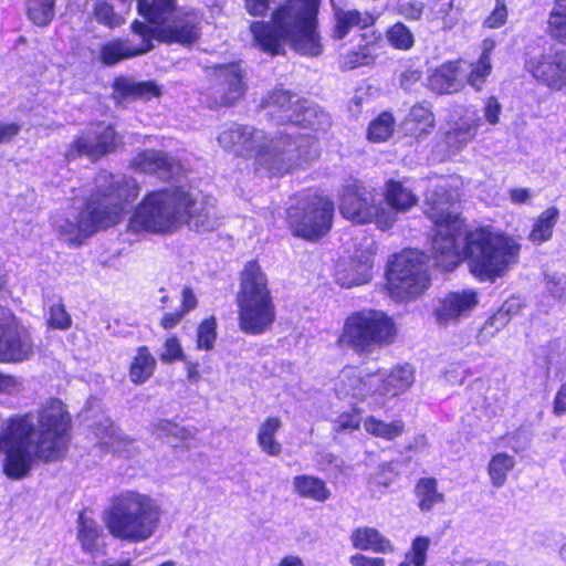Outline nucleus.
<instances>
[{
    "instance_id": "58",
    "label": "nucleus",
    "mask_w": 566,
    "mask_h": 566,
    "mask_svg": "<svg viewBox=\"0 0 566 566\" xmlns=\"http://www.w3.org/2000/svg\"><path fill=\"white\" fill-rule=\"evenodd\" d=\"M422 78V71L420 69L407 67L399 76V85L405 91H411L417 83Z\"/></svg>"
},
{
    "instance_id": "34",
    "label": "nucleus",
    "mask_w": 566,
    "mask_h": 566,
    "mask_svg": "<svg viewBox=\"0 0 566 566\" xmlns=\"http://www.w3.org/2000/svg\"><path fill=\"white\" fill-rule=\"evenodd\" d=\"M157 361L146 345L138 346L128 366L129 380L134 385H143L155 374Z\"/></svg>"
},
{
    "instance_id": "55",
    "label": "nucleus",
    "mask_w": 566,
    "mask_h": 566,
    "mask_svg": "<svg viewBox=\"0 0 566 566\" xmlns=\"http://www.w3.org/2000/svg\"><path fill=\"white\" fill-rule=\"evenodd\" d=\"M509 10L505 0H495V7L483 20V27L488 29H499L507 22Z\"/></svg>"
},
{
    "instance_id": "7",
    "label": "nucleus",
    "mask_w": 566,
    "mask_h": 566,
    "mask_svg": "<svg viewBox=\"0 0 566 566\" xmlns=\"http://www.w3.org/2000/svg\"><path fill=\"white\" fill-rule=\"evenodd\" d=\"M140 186L132 176H105L103 186L92 190L77 219V228L84 238L118 224L127 205L139 195Z\"/></svg>"
},
{
    "instance_id": "23",
    "label": "nucleus",
    "mask_w": 566,
    "mask_h": 566,
    "mask_svg": "<svg viewBox=\"0 0 566 566\" xmlns=\"http://www.w3.org/2000/svg\"><path fill=\"white\" fill-rule=\"evenodd\" d=\"M256 134L255 128L233 124L219 134L218 142L224 150L233 153L237 157L248 159L253 158L258 147L261 146L258 143Z\"/></svg>"
},
{
    "instance_id": "45",
    "label": "nucleus",
    "mask_w": 566,
    "mask_h": 566,
    "mask_svg": "<svg viewBox=\"0 0 566 566\" xmlns=\"http://www.w3.org/2000/svg\"><path fill=\"white\" fill-rule=\"evenodd\" d=\"M301 101V98H297L295 94L289 91L275 88L265 97L264 105L272 108L273 113L284 114V116H286L293 112V108Z\"/></svg>"
},
{
    "instance_id": "9",
    "label": "nucleus",
    "mask_w": 566,
    "mask_h": 566,
    "mask_svg": "<svg viewBox=\"0 0 566 566\" xmlns=\"http://www.w3.org/2000/svg\"><path fill=\"white\" fill-rule=\"evenodd\" d=\"M335 203L321 193L300 197L285 211L287 229L295 238L316 242L325 238L334 223Z\"/></svg>"
},
{
    "instance_id": "39",
    "label": "nucleus",
    "mask_w": 566,
    "mask_h": 566,
    "mask_svg": "<svg viewBox=\"0 0 566 566\" xmlns=\"http://www.w3.org/2000/svg\"><path fill=\"white\" fill-rule=\"evenodd\" d=\"M558 219L559 210L557 207L546 208L535 219L527 235L528 240L537 245L551 240Z\"/></svg>"
},
{
    "instance_id": "40",
    "label": "nucleus",
    "mask_w": 566,
    "mask_h": 566,
    "mask_svg": "<svg viewBox=\"0 0 566 566\" xmlns=\"http://www.w3.org/2000/svg\"><path fill=\"white\" fill-rule=\"evenodd\" d=\"M198 300L190 286H184L181 290L180 305L174 312H166L159 319V326L165 331H170L178 326L181 321L195 310Z\"/></svg>"
},
{
    "instance_id": "21",
    "label": "nucleus",
    "mask_w": 566,
    "mask_h": 566,
    "mask_svg": "<svg viewBox=\"0 0 566 566\" xmlns=\"http://www.w3.org/2000/svg\"><path fill=\"white\" fill-rule=\"evenodd\" d=\"M112 99L119 106L130 101H150L161 96L160 86L153 80L134 81L130 76L117 75L112 82Z\"/></svg>"
},
{
    "instance_id": "31",
    "label": "nucleus",
    "mask_w": 566,
    "mask_h": 566,
    "mask_svg": "<svg viewBox=\"0 0 566 566\" xmlns=\"http://www.w3.org/2000/svg\"><path fill=\"white\" fill-rule=\"evenodd\" d=\"M413 495L421 513L432 512L446 502V495L439 490V482L433 476L419 478L413 486Z\"/></svg>"
},
{
    "instance_id": "3",
    "label": "nucleus",
    "mask_w": 566,
    "mask_h": 566,
    "mask_svg": "<svg viewBox=\"0 0 566 566\" xmlns=\"http://www.w3.org/2000/svg\"><path fill=\"white\" fill-rule=\"evenodd\" d=\"M322 0H283L270 20H256L249 30L253 44L270 56L285 54V45L303 55L317 56L323 52L318 33Z\"/></svg>"
},
{
    "instance_id": "27",
    "label": "nucleus",
    "mask_w": 566,
    "mask_h": 566,
    "mask_svg": "<svg viewBox=\"0 0 566 566\" xmlns=\"http://www.w3.org/2000/svg\"><path fill=\"white\" fill-rule=\"evenodd\" d=\"M436 127V116L426 101L413 104L402 120L405 134L417 139H423Z\"/></svg>"
},
{
    "instance_id": "10",
    "label": "nucleus",
    "mask_w": 566,
    "mask_h": 566,
    "mask_svg": "<svg viewBox=\"0 0 566 566\" xmlns=\"http://www.w3.org/2000/svg\"><path fill=\"white\" fill-rule=\"evenodd\" d=\"M430 282L422 253L407 249L388 261L385 290L394 301L408 302L422 295Z\"/></svg>"
},
{
    "instance_id": "56",
    "label": "nucleus",
    "mask_w": 566,
    "mask_h": 566,
    "mask_svg": "<svg viewBox=\"0 0 566 566\" xmlns=\"http://www.w3.org/2000/svg\"><path fill=\"white\" fill-rule=\"evenodd\" d=\"M424 3L419 0H410L398 3L395 8L397 14L405 18L407 21L415 22L419 21L424 12Z\"/></svg>"
},
{
    "instance_id": "20",
    "label": "nucleus",
    "mask_w": 566,
    "mask_h": 566,
    "mask_svg": "<svg viewBox=\"0 0 566 566\" xmlns=\"http://www.w3.org/2000/svg\"><path fill=\"white\" fill-rule=\"evenodd\" d=\"M386 53L384 35L377 30L360 34L359 44L349 50L342 59L343 70H355L360 66L374 65L377 57Z\"/></svg>"
},
{
    "instance_id": "64",
    "label": "nucleus",
    "mask_w": 566,
    "mask_h": 566,
    "mask_svg": "<svg viewBox=\"0 0 566 566\" xmlns=\"http://www.w3.org/2000/svg\"><path fill=\"white\" fill-rule=\"evenodd\" d=\"M553 413L560 417L566 413V380L559 386L553 400Z\"/></svg>"
},
{
    "instance_id": "48",
    "label": "nucleus",
    "mask_w": 566,
    "mask_h": 566,
    "mask_svg": "<svg viewBox=\"0 0 566 566\" xmlns=\"http://www.w3.org/2000/svg\"><path fill=\"white\" fill-rule=\"evenodd\" d=\"M217 318L210 315L197 326L196 347L200 350H211L217 340Z\"/></svg>"
},
{
    "instance_id": "13",
    "label": "nucleus",
    "mask_w": 566,
    "mask_h": 566,
    "mask_svg": "<svg viewBox=\"0 0 566 566\" xmlns=\"http://www.w3.org/2000/svg\"><path fill=\"white\" fill-rule=\"evenodd\" d=\"M129 31L138 40L127 38H113L104 42L98 51V59L103 65L113 66L122 61L130 60L150 52L154 49L156 30L142 20L134 19Z\"/></svg>"
},
{
    "instance_id": "38",
    "label": "nucleus",
    "mask_w": 566,
    "mask_h": 566,
    "mask_svg": "<svg viewBox=\"0 0 566 566\" xmlns=\"http://www.w3.org/2000/svg\"><path fill=\"white\" fill-rule=\"evenodd\" d=\"M364 429L371 437L394 441L403 434L406 424L399 418L386 422L380 418L369 415L364 419Z\"/></svg>"
},
{
    "instance_id": "19",
    "label": "nucleus",
    "mask_w": 566,
    "mask_h": 566,
    "mask_svg": "<svg viewBox=\"0 0 566 566\" xmlns=\"http://www.w3.org/2000/svg\"><path fill=\"white\" fill-rule=\"evenodd\" d=\"M525 70L551 91L566 90V51L542 53L525 62Z\"/></svg>"
},
{
    "instance_id": "36",
    "label": "nucleus",
    "mask_w": 566,
    "mask_h": 566,
    "mask_svg": "<svg viewBox=\"0 0 566 566\" xmlns=\"http://www.w3.org/2000/svg\"><path fill=\"white\" fill-rule=\"evenodd\" d=\"M375 23L374 17L366 12L347 10L339 11L335 14V24L332 30V38L335 40H343L353 28L367 29Z\"/></svg>"
},
{
    "instance_id": "46",
    "label": "nucleus",
    "mask_w": 566,
    "mask_h": 566,
    "mask_svg": "<svg viewBox=\"0 0 566 566\" xmlns=\"http://www.w3.org/2000/svg\"><path fill=\"white\" fill-rule=\"evenodd\" d=\"M54 0H28L27 15L38 27L49 25L54 18Z\"/></svg>"
},
{
    "instance_id": "52",
    "label": "nucleus",
    "mask_w": 566,
    "mask_h": 566,
    "mask_svg": "<svg viewBox=\"0 0 566 566\" xmlns=\"http://www.w3.org/2000/svg\"><path fill=\"white\" fill-rule=\"evenodd\" d=\"M361 426V409L353 406L350 410L340 412L334 420L336 433L358 431Z\"/></svg>"
},
{
    "instance_id": "59",
    "label": "nucleus",
    "mask_w": 566,
    "mask_h": 566,
    "mask_svg": "<svg viewBox=\"0 0 566 566\" xmlns=\"http://www.w3.org/2000/svg\"><path fill=\"white\" fill-rule=\"evenodd\" d=\"M247 12L256 18L266 15L272 0H243Z\"/></svg>"
},
{
    "instance_id": "62",
    "label": "nucleus",
    "mask_w": 566,
    "mask_h": 566,
    "mask_svg": "<svg viewBox=\"0 0 566 566\" xmlns=\"http://www.w3.org/2000/svg\"><path fill=\"white\" fill-rule=\"evenodd\" d=\"M500 114H501V105H500L497 98L495 96H490L486 99L485 106H484V115H485L486 120L490 124L495 125L499 123Z\"/></svg>"
},
{
    "instance_id": "6",
    "label": "nucleus",
    "mask_w": 566,
    "mask_h": 566,
    "mask_svg": "<svg viewBox=\"0 0 566 566\" xmlns=\"http://www.w3.org/2000/svg\"><path fill=\"white\" fill-rule=\"evenodd\" d=\"M161 516L163 509L153 496L136 490H125L112 496L103 521L114 538L142 543L155 535Z\"/></svg>"
},
{
    "instance_id": "50",
    "label": "nucleus",
    "mask_w": 566,
    "mask_h": 566,
    "mask_svg": "<svg viewBox=\"0 0 566 566\" xmlns=\"http://www.w3.org/2000/svg\"><path fill=\"white\" fill-rule=\"evenodd\" d=\"M430 539L427 536H417L412 539L410 551L398 566H426Z\"/></svg>"
},
{
    "instance_id": "60",
    "label": "nucleus",
    "mask_w": 566,
    "mask_h": 566,
    "mask_svg": "<svg viewBox=\"0 0 566 566\" xmlns=\"http://www.w3.org/2000/svg\"><path fill=\"white\" fill-rule=\"evenodd\" d=\"M352 566H386V560L378 556H368L363 553H355L349 557Z\"/></svg>"
},
{
    "instance_id": "37",
    "label": "nucleus",
    "mask_w": 566,
    "mask_h": 566,
    "mask_svg": "<svg viewBox=\"0 0 566 566\" xmlns=\"http://www.w3.org/2000/svg\"><path fill=\"white\" fill-rule=\"evenodd\" d=\"M282 428V421L276 416L266 417L258 428L256 442L260 449L270 457H279L282 452V443L276 434Z\"/></svg>"
},
{
    "instance_id": "12",
    "label": "nucleus",
    "mask_w": 566,
    "mask_h": 566,
    "mask_svg": "<svg viewBox=\"0 0 566 566\" xmlns=\"http://www.w3.org/2000/svg\"><path fill=\"white\" fill-rule=\"evenodd\" d=\"M343 218L357 224L375 223L380 230L390 229L396 222L391 212L375 202L370 192L357 184L344 187L339 198Z\"/></svg>"
},
{
    "instance_id": "17",
    "label": "nucleus",
    "mask_w": 566,
    "mask_h": 566,
    "mask_svg": "<svg viewBox=\"0 0 566 566\" xmlns=\"http://www.w3.org/2000/svg\"><path fill=\"white\" fill-rule=\"evenodd\" d=\"M282 142L283 146H291L293 139L290 136L280 137L271 140V146L261 145L253 155V167L255 172H263L269 178H280L292 172L296 166L294 155L287 148H279Z\"/></svg>"
},
{
    "instance_id": "11",
    "label": "nucleus",
    "mask_w": 566,
    "mask_h": 566,
    "mask_svg": "<svg viewBox=\"0 0 566 566\" xmlns=\"http://www.w3.org/2000/svg\"><path fill=\"white\" fill-rule=\"evenodd\" d=\"M205 71L212 81L211 92L207 96L209 108H230L243 99L249 85L240 61L209 65Z\"/></svg>"
},
{
    "instance_id": "24",
    "label": "nucleus",
    "mask_w": 566,
    "mask_h": 566,
    "mask_svg": "<svg viewBox=\"0 0 566 566\" xmlns=\"http://www.w3.org/2000/svg\"><path fill=\"white\" fill-rule=\"evenodd\" d=\"M379 377L377 396L392 399L412 387L416 380V369L409 363L396 364L387 373L380 371Z\"/></svg>"
},
{
    "instance_id": "35",
    "label": "nucleus",
    "mask_w": 566,
    "mask_h": 566,
    "mask_svg": "<svg viewBox=\"0 0 566 566\" xmlns=\"http://www.w3.org/2000/svg\"><path fill=\"white\" fill-rule=\"evenodd\" d=\"M77 541L81 549L87 554H95L105 546L103 531L92 517H87L83 511L77 516Z\"/></svg>"
},
{
    "instance_id": "8",
    "label": "nucleus",
    "mask_w": 566,
    "mask_h": 566,
    "mask_svg": "<svg viewBox=\"0 0 566 566\" xmlns=\"http://www.w3.org/2000/svg\"><path fill=\"white\" fill-rule=\"evenodd\" d=\"M398 336L399 327L391 315L368 307L353 311L344 318L336 344L357 356H368L392 346Z\"/></svg>"
},
{
    "instance_id": "42",
    "label": "nucleus",
    "mask_w": 566,
    "mask_h": 566,
    "mask_svg": "<svg viewBox=\"0 0 566 566\" xmlns=\"http://www.w3.org/2000/svg\"><path fill=\"white\" fill-rule=\"evenodd\" d=\"M385 38L388 44L397 51H409L416 44L415 34L410 28L401 21L389 25L385 31Z\"/></svg>"
},
{
    "instance_id": "43",
    "label": "nucleus",
    "mask_w": 566,
    "mask_h": 566,
    "mask_svg": "<svg viewBox=\"0 0 566 566\" xmlns=\"http://www.w3.org/2000/svg\"><path fill=\"white\" fill-rule=\"evenodd\" d=\"M395 117L390 112H381L368 125L367 139L373 143L388 140L395 130Z\"/></svg>"
},
{
    "instance_id": "1",
    "label": "nucleus",
    "mask_w": 566,
    "mask_h": 566,
    "mask_svg": "<svg viewBox=\"0 0 566 566\" xmlns=\"http://www.w3.org/2000/svg\"><path fill=\"white\" fill-rule=\"evenodd\" d=\"M462 181L450 177L434 186L424 199V216L432 223L430 253L436 266L453 271L463 261L471 275L479 282L494 283L504 277L520 262L522 244L518 239L491 226H478L459 239L465 219L450 207L461 201Z\"/></svg>"
},
{
    "instance_id": "57",
    "label": "nucleus",
    "mask_w": 566,
    "mask_h": 566,
    "mask_svg": "<svg viewBox=\"0 0 566 566\" xmlns=\"http://www.w3.org/2000/svg\"><path fill=\"white\" fill-rule=\"evenodd\" d=\"M48 325L54 329H67L72 325V318L62 304L50 307Z\"/></svg>"
},
{
    "instance_id": "4",
    "label": "nucleus",
    "mask_w": 566,
    "mask_h": 566,
    "mask_svg": "<svg viewBox=\"0 0 566 566\" xmlns=\"http://www.w3.org/2000/svg\"><path fill=\"white\" fill-rule=\"evenodd\" d=\"M209 211L191 190L172 185L147 191L136 205L128 226L133 232L172 234L182 226H203Z\"/></svg>"
},
{
    "instance_id": "5",
    "label": "nucleus",
    "mask_w": 566,
    "mask_h": 566,
    "mask_svg": "<svg viewBox=\"0 0 566 566\" xmlns=\"http://www.w3.org/2000/svg\"><path fill=\"white\" fill-rule=\"evenodd\" d=\"M234 302L239 329L251 336L269 332L277 317L269 275L256 259L247 261L238 273Z\"/></svg>"
},
{
    "instance_id": "53",
    "label": "nucleus",
    "mask_w": 566,
    "mask_h": 566,
    "mask_svg": "<svg viewBox=\"0 0 566 566\" xmlns=\"http://www.w3.org/2000/svg\"><path fill=\"white\" fill-rule=\"evenodd\" d=\"M159 359L164 364L186 361L184 349L177 336L172 335L165 339L164 350L159 354Z\"/></svg>"
},
{
    "instance_id": "15",
    "label": "nucleus",
    "mask_w": 566,
    "mask_h": 566,
    "mask_svg": "<svg viewBox=\"0 0 566 566\" xmlns=\"http://www.w3.org/2000/svg\"><path fill=\"white\" fill-rule=\"evenodd\" d=\"M120 145V136L113 124L94 122L85 135L76 136L69 145V158L86 157L97 163L113 154Z\"/></svg>"
},
{
    "instance_id": "33",
    "label": "nucleus",
    "mask_w": 566,
    "mask_h": 566,
    "mask_svg": "<svg viewBox=\"0 0 566 566\" xmlns=\"http://www.w3.org/2000/svg\"><path fill=\"white\" fill-rule=\"evenodd\" d=\"M481 125L480 118L453 123L443 134V142L446 146L452 151L462 150L468 144L473 142L476 137L479 127Z\"/></svg>"
},
{
    "instance_id": "61",
    "label": "nucleus",
    "mask_w": 566,
    "mask_h": 566,
    "mask_svg": "<svg viewBox=\"0 0 566 566\" xmlns=\"http://www.w3.org/2000/svg\"><path fill=\"white\" fill-rule=\"evenodd\" d=\"M22 125L15 122H0V144H8L21 132Z\"/></svg>"
},
{
    "instance_id": "14",
    "label": "nucleus",
    "mask_w": 566,
    "mask_h": 566,
    "mask_svg": "<svg viewBox=\"0 0 566 566\" xmlns=\"http://www.w3.org/2000/svg\"><path fill=\"white\" fill-rule=\"evenodd\" d=\"M35 344L30 329L12 312L0 315V364H18L34 356Z\"/></svg>"
},
{
    "instance_id": "18",
    "label": "nucleus",
    "mask_w": 566,
    "mask_h": 566,
    "mask_svg": "<svg viewBox=\"0 0 566 566\" xmlns=\"http://www.w3.org/2000/svg\"><path fill=\"white\" fill-rule=\"evenodd\" d=\"M155 39L166 44L190 46L201 36V17L193 10H178L164 25H156Z\"/></svg>"
},
{
    "instance_id": "26",
    "label": "nucleus",
    "mask_w": 566,
    "mask_h": 566,
    "mask_svg": "<svg viewBox=\"0 0 566 566\" xmlns=\"http://www.w3.org/2000/svg\"><path fill=\"white\" fill-rule=\"evenodd\" d=\"M462 60H451L442 63L433 70L428 78L429 87L432 92L446 95L460 92L464 87L461 80Z\"/></svg>"
},
{
    "instance_id": "16",
    "label": "nucleus",
    "mask_w": 566,
    "mask_h": 566,
    "mask_svg": "<svg viewBox=\"0 0 566 566\" xmlns=\"http://www.w3.org/2000/svg\"><path fill=\"white\" fill-rule=\"evenodd\" d=\"M381 368L371 370L359 365H345L335 379L334 391L338 397L365 401L377 396V385L373 379L378 377Z\"/></svg>"
},
{
    "instance_id": "28",
    "label": "nucleus",
    "mask_w": 566,
    "mask_h": 566,
    "mask_svg": "<svg viewBox=\"0 0 566 566\" xmlns=\"http://www.w3.org/2000/svg\"><path fill=\"white\" fill-rule=\"evenodd\" d=\"M350 543L355 549L360 552L375 554H392L395 552L392 542L371 526L354 528L350 534Z\"/></svg>"
},
{
    "instance_id": "63",
    "label": "nucleus",
    "mask_w": 566,
    "mask_h": 566,
    "mask_svg": "<svg viewBox=\"0 0 566 566\" xmlns=\"http://www.w3.org/2000/svg\"><path fill=\"white\" fill-rule=\"evenodd\" d=\"M20 387L21 382L18 377L0 371V394L12 395Z\"/></svg>"
},
{
    "instance_id": "25",
    "label": "nucleus",
    "mask_w": 566,
    "mask_h": 566,
    "mask_svg": "<svg viewBox=\"0 0 566 566\" xmlns=\"http://www.w3.org/2000/svg\"><path fill=\"white\" fill-rule=\"evenodd\" d=\"M382 201L388 211L397 219L398 213H406L418 206L419 198L413 190L399 179H387L381 192Z\"/></svg>"
},
{
    "instance_id": "29",
    "label": "nucleus",
    "mask_w": 566,
    "mask_h": 566,
    "mask_svg": "<svg viewBox=\"0 0 566 566\" xmlns=\"http://www.w3.org/2000/svg\"><path fill=\"white\" fill-rule=\"evenodd\" d=\"M134 168L140 172L157 176L163 181H168L172 176L174 164L163 151L144 150L136 156Z\"/></svg>"
},
{
    "instance_id": "22",
    "label": "nucleus",
    "mask_w": 566,
    "mask_h": 566,
    "mask_svg": "<svg viewBox=\"0 0 566 566\" xmlns=\"http://www.w3.org/2000/svg\"><path fill=\"white\" fill-rule=\"evenodd\" d=\"M479 297L474 290L468 289L449 292L434 310V316L440 324L447 325L462 316L469 315L478 305Z\"/></svg>"
},
{
    "instance_id": "49",
    "label": "nucleus",
    "mask_w": 566,
    "mask_h": 566,
    "mask_svg": "<svg viewBox=\"0 0 566 566\" xmlns=\"http://www.w3.org/2000/svg\"><path fill=\"white\" fill-rule=\"evenodd\" d=\"M493 70L492 61L476 59L469 65V73L467 74V83L476 92L483 90L488 82L489 76Z\"/></svg>"
},
{
    "instance_id": "2",
    "label": "nucleus",
    "mask_w": 566,
    "mask_h": 566,
    "mask_svg": "<svg viewBox=\"0 0 566 566\" xmlns=\"http://www.w3.org/2000/svg\"><path fill=\"white\" fill-rule=\"evenodd\" d=\"M72 432V413L57 397L45 399L35 411L10 415L0 424L2 473L12 481H20L29 476L35 462L62 460Z\"/></svg>"
},
{
    "instance_id": "51",
    "label": "nucleus",
    "mask_w": 566,
    "mask_h": 566,
    "mask_svg": "<svg viewBox=\"0 0 566 566\" xmlns=\"http://www.w3.org/2000/svg\"><path fill=\"white\" fill-rule=\"evenodd\" d=\"M93 15L97 23L115 29L124 24V18L117 13L109 2L106 0H97L93 7Z\"/></svg>"
},
{
    "instance_id": "32",
    "label": "nucleus",
    "mask_w": 566,
    "mask_h": 566,
    "mask_svg": "<svg viewBox=\"0 0 566 566\" xmlns=\"http://www.w3.org/2000/svg\"><path fill=\"white\" fill-rule=\"evenodd\" d=\"M294 493L305 500L317 503H324L332 496V491L327 483L316 475L300 474L293 478Z\"/></svg>"
},
{
    "instance_id": "30",
    "label": "nucleus",
    "mask_w": 566,
    "mask_h": 566,
    "mask_svg": "<svg viewBox=\"0 0 566 566\" xmlns=\"http://www.w3.org/2000/svg\"><path fill=\"white\" fill-rule=\"evenodd\" d=\"M136 10L148 25H164L177 11V0H135Z\"/></svg>"
},
{
    "instance_id": "47",
    "label": "nucleus",
    "mask_w": 566,
    "mask_h": 566,
    "mask_svg": "<svg viewBox=\"0 0 566 566\" xmlns=\"http://www.w3.org/2000/svg\"><path fill=\"white\" fill-rule=\"evenodd\" d=\"M317 111L314 107L306 106L301 101L286 116H282L281 123L284 125H294L300 128H313L317 122Z\"/></svg>"
},
{
    "instance_id": "54",
    "label": "nucleus",
    "mask_w": 566,
    "mask_h": 566,
    "mask_svg": "<svg viewBox=\"0 0 566 566\" xmlns=\"http://www.w3.org/2000/svg\"><path fill=\"white\" fill-rule=\"evenodd\" d=\"M157 429L161 432V436L166 438L178 439L181 442L193 439V433L190 429L178 426L170 420H163L157 424Z\"/></svg>"
},
{
    "instance_id": "41",
    "label": "nucleus",
    "mask_w": 566,
    "mask_h": 566,
    "mask_svg": "<svg viewBox=\"0 0 566 566\" xmlns=\"http://www.w3.org/2000/svg\"><path fill=\"white\" fill-rule=\"evenodd\" d=\"M515 460L506 452H497L493 454L488 463L486 471L494 488H502L509 473L514 469Z\"/></svg>"
},
{
    "instance_id": "44",
    "label": "nucleus",
    "mask_w": 566,
    "mask_h": 566,
    "mask_svg": "<svg viewBox=\"0 0 566 566\" xmlns=\"http://www.w3.org/2000/svg\"><path fill=\"white\" fill-rule=\"evenodd\" d=\"M548 34L566 45V0H555L547 21Z\"/></svg>"
}]
</instances>
